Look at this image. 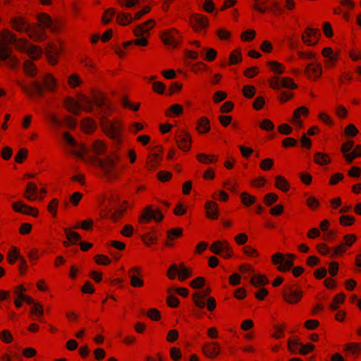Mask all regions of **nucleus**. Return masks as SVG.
I'll use <instances>...</instances> for the list:
<instances>
[{
    "instance_id": "f257e3e1",
    "label": "nucleus",
    "mask_w": 361,
    "mask_h": 361,
    "mask_svg": "<svg viewBox=\"0 0 361 361\" xmlns=\"http://www.w3.org/2000/svg\"><path fill=\"white\" fill-rule=\"evenodd\" d=\"M296 256L292 253L283 254L281 252L274 253L271 256V261L273 265L276 266L278 271L286 273L292 269L293 275L297 278L300 276L305 271L301 266L293 268Z\"/></svg>"
},
{
    "instance_id": "f03ea898",
    "label": "nucleus",
    "mask_w": 361,
    "mask_h": 361,
    "mask_svg": "<svg viewBox=\"0 0 361 361\" xmlns=\"http://www.w3.org/2000/svg\"><path fill=\"white\" fill-rule=\"evenodd\" d=\"M42 85L39 81H35L30 85H21L23 92L28 96H42L45 91L54 92L56 87V80L50 73H47Z\"/></svg>"
},
{
    "instance_id": "7ed1b4c3",
    "label": "nucleus",
    "mask_w": 361,
    "mask_h": 361,
    "mask_svg": "<svg viewBox=\"0 0 361 361\" xmlns=\"http://www.w3.org/2000/svg\"><path fill=\"white\" fill-rule=\"evenodd\" d=\"M102 131L110 139L118 144L122 142V133L123 131V121L118 118L112 120L103 119L99 121Z\"/></svg>"
},
{
    "instance_id": "20e7f679",
    "label": "nucleus",
    "mask_w": 361,
    "mask_h": 361,
    "mask_svg": "<svg viewBox=\"0 0 361 361\" xmlns=\"http://www.w3.org/2000/svg\"><path fill=\"white\" fill-rule=\"evenodd\" d=\"M159 38L165 46L173 49L180 47L183 42L182 33L174 27L161 31Z\"/></svg>"
},
{
    "instance_id": "39448f33",
    "label": "nucleus",
    "mask_w": 361,
    "mask_h": 361,
    "mask_svg": "<svg viewBox=\"0 0 361 361\" xmlns=\"http://www.w3.org/2000/svg\"><path fill=\"white\" fill-rule=\"evenodd\" d=\"M16 41L15 34L8 29L0 32V59L4 61L9 58L11 50L9 45L13 44Z\"/></svg>"
},
{
    "instance_id": "423d86ee",
    "label": "nucleus",
    "mask_w": 361,
    "mask_h": 361,
    "mask_svg": "<svg viewBox=\"0 0 361 361\" xmlns=\"http://www.w3.org/2000/svg\"><path fill=\"white\" fill-rule=\"evenodd\" d=\"M209 250L213 254L219 255L225 259H231L234 256L233 248L226 239L214 241Z\"/></svg>"
},
{
    "instance_id": "0eeeda50",
    "label": "nucleus",
    "mask_w": 361,
    "mask_h": 361,
    "mask_svg": "<svg viewBox=\"0 0 361 361\" xmlns=\"http://www.w3.org/2000/svg\"><path fill=\"white\" fill-rule=\"evenodd\" d=\"M153 205L149 204L144 207L138 217L140 224H147L154 221L157 223L161 222L164 219V214L159 209H154Z\"/></svg>"
},
{
    "instance_id": "6e6552de",
    "label": "nucleus",
    "mask_w": 361,
    "mask_h": 361,
    "mask_svg": "<svg viewBox=\"0 0 361 361\" xmlns=\"http://www.w3.org/2000/svg\"><path fill=\"white\" fill-rule=\"evenodd\" d=\"M303 295L301 288L293 284L286 286L282 291L283 300L289 305L298 304L302 300Z\"/></svg>"
},
{
    "instance_id": "1a4fd4ad",
    "label": "nucleus",
    "mask_w": 361,
    "mask_h": 361,
    "mask_svg": "<svg viewBox=\"0 0 361 361\" xmlns=\"http://www.w3.org/2000/svg\"><path fill=\"white\" fill-rule=\"evenodd\" d=\"M118 161V156H108L105 159H95L94 164L99 166L105 173L106 177L113 178L115 176V169Z\"/></svg>"
},
{
    "instance_id": "9d476101",
    "label": "nucleus",
    "mask_w": 361,
    "mask_h": 361,
    "mask_svg": "<svg viewBox=\"0 0 361 361\" xmlns=\"http://www.w3.org/2000/svg\"><path fill=\"white\" fill-rule=\"evenodd\" d=\"M189 23L195 32L205 33L209 27V19L202 13H194L189 18Z\"/></svg>"
},
{
    "instance_id": "9b49d317",
    "label": "nucleus",
    "mask_w": 361,
    "mask_h": 361,
    "mask_svg": "<svg viewBox=\"0 0 361 361\" xmlns=\"http://www.w3.org/2000/svg\"><path fill=\"white\" fill-rule=\"evenodd\" d=\"M127 275L131 287L142 288L145 286L143 269L140 266L135 265L128 269Z\"/></svg>"
},
{
    "instance_id": "f8f14e48",
    "label": "nucleus",
    "mask_w": 361,
    "mask_h": 361,
    "mask_svg": "<svg viewBox=\"0 0 361 361\" xmlns=\"http://www.w3.org/2000/svg\"><path fill=\"white\" fill-rule=\"evenodd\" d=\"M192 300L194 305L200 308L204 309L207 307L209 312H214L216 308V301L214 297H209L205 299L200 293L197 291L195 292L192 295Z\"/></svg>"
},
{
    "instance_id": "ddd939ff",
    "label": "nucleus",
    "mask_w": 361,
    "mask_h": 361,
    "mask_svg": "<svg viewBox=\"0 0 361 361\" xmlns=\"http://www.w3.org/2000/svg\"><path fill=\"white\" fill-rule=\"evenodd\" d=\"M304 74L306 78L312 82H317L323 74L322 64L318 61L308 63L304 68Z\"/></svg>"
},
{
    "instance_id": "4468645a",
    "label": "nucleus",
    "mask_w": 361,
    "mask_h": 361,
    "mask_svg": "<svg viewBox=\"0 0 361 361\" xmlns=\"http://www.w3.org/2000/svg\"><path fill=\"white\" fill-rule=\"evenodd\" d=\"M132 207V205L127 200H123L114 212L109 214L106 212L102 211L100 216L103 219L109 218L114 222L119 221L123 217L127 210Z\"/></svg>"
},
{
    "instance_id": "2eb2a0df",
    "label": "nucleus",
    "mask_w": 361,
    "mask_h": 361,
    "mask_svg": "<svg viewBox=\"0 0 361 361\" xmlns=\"http://www.w3.org/2000/svg\"><path fill=\"white\" fill-rule=\"evenodd\" d=\"M12 209L17 213L24 215L30 216L32 217H37L39 212L37 207L30 206L23 203L22 201L13 202L11 204Z\"/></svg>"
},
{
    "instance_id": "dca6fc26",
    "label": "nucleus",
    "mask_w": 361,
    "mask_h": 361,
    "mask_svg": "<svg viewBox=\"0 0 361 361\" xmlns=\"http://www.w3.org/2000/svg\"><path fill=\"white\" fill-rule=\"evenodd\" d=\"M25 32L30 39L36 42H42L47 39L45 30L36 23L30 24Z\"/></svg>"
},
{
    "instance_id": "f3484780",
    "label": "nucleus",
    "mask_w": 361,
    "mask_h": 361,
    "mask_svg": "<svg viewBox=\"0 0 361 361\" xmlns=\"http://www.w3.org/2000/svg\"><path fill=\"white\" fill-rule=\"evenodd\" d=\"M178 147L183 152H188L192 146V137L190 133L181 130L176 136Z\"/></svg>"
},
{
    "instance_id": "a211bd4d",
    "label": "nucleus",
    "mask_w": 361,
    "mask_h": 361,
    "mask_svg": "<svg viewBox=\"0 0 361 361\" xmlns=\"http://www.w3.org/2000/svg\"><path fill=\"white\" fill-rule=\"evenodd\" d=\"M202 353L209 359L216 358L221 353V348L218 342H207L202 346Z\"/></svg>"
},
{
    "instance_id": "6ab92c4d",
    "label": "nucleus",
    "mask_w": 361,
    "mask_h": 361,
    "mask_svg": "<svg viewBox=\"0 0 361 361\" xmlns=\"http://www.w3.org/2000/svg\"><path fill=\"white\" fill-rule=\"evenodd\" d=\"M320 37L318 29L307 27L302 35V42L307 46H315Z\"/></svg>"
},
{
    "instance_id": "aec40b11",
    "label": "nucleus",
    "mask_w": 361,
    "mask_h": 361,
    "mask_svg": "<svg viewBox=\"0 0 361 361\" xmlns=\"http://www.w3.org/2000/svg\"><path fill=\"white\" fill-rule=\"evenodd\" d=\"M9 24L13 30L19 32H25L30 25L27 18L23 16L13 17Z\"/></svg>"
},
{
    "instance_id": "412c9836",
    "label": "nucleus",
    "mask_w": 361,
    "mask_h": 361,
    "mask_svg": "<svg viewBox=\"0 0 361 361\" xmlns=\"http://www.w3.org/2000/svg\"><path fill=\"white\" fill-rule=\"evenodd\" d=\"M60 48L54 43H49L45 49V55L48 62L51 66H54L58 63Z\"/></svg>"
},
{
    "instance_id": "4be33fe9",
    "label": "nucleus",
    "mask_w": 361,
    "mask_h": 361,
    "mask_svg": "<svg viewBox=\"0 0 361 361\" xmlns=\"http://www.w3.org/2000/svg\"><path fill=\"white\" fill-rule=\"evenodd\" d=\"M156 22L153 19L137 25L133 30V34L135 37L149 35V31L155 26Z\"/></svg>"
},
{
    "instance_id": "5701e85b",
    "label": "nucleus",
    "mask_w": 361,
    "mask_h": 361,
    "mask_svg": "<svg viewBox=\"0 0 361 361\" xmlns=\"http://www.w3.org/2000/svg\"><path fill=\"white\" fill-rule=\"evenodd\" d=\"M205 216L211 220H216L220 216L218 204L214 200H208L204 203Z\"/></svg>"
},
{
    "instance_id": "b1692460",
    "label": "nucleus",
    "mask_w": 361,
    "mask_h": 361,
    "mask_svg": "<svg viewBox=\"0 0 361 361\" xmlns=\"http://www.w3.org/2000/svg\"><path fill=\"white\" fill-rule=\"evenodd\" d=\"M63 138L68 145L74 147L73 149V153L74 154L80 158L84 157L86 153V148L83 145L76 146L75 139L68 132L64 133Z\"/></svg>"
},
{
    "instance_id": "393cba45",
    "label": "nucleus",
    "mask_w": 361,
    "mask_h": 361,
    "mask_svg": "<svg viewBox=\"0 0 361 361\" xmlns=\"http://www.w3.org/2000/svg\"><path fill=\"white\" fill-rule=\"evenodd\" d=\"M23 197L30 202H34L38 199V188L35 183L32 181L27 183Z\"/></svg>"
},
{
    "instance_id": "a878e982",
    "label": "nucleus",
    "mask_w": 361,
    "mask_h": 361,
    "mask_svg": "<svg viewBox=\"0 0 361 361\" xmlns=\"http://www.w3.org/2000/svg\"><path fill=\"white\" fill-rule=\"evenodd\" d=\"M26 292L27 289L23 284L18 285L13 288V293L16 295L14 305L16 308H20L22 307Z\"/></svg>"
},
{
    "instance_id": "bb28decb",
    "label": "nucleus",
    "mask_w": 361,
    "mask_h": 361,
    "mask_svg": "<svg viewBox=\"0 0 361 361\" xmlns=\"http://www.w3.org/2000/svg\"><path fill=\"white\" fill-rule=\"evenodd\" d=\"M93 106H96L98 109L102 108L110 102L106 94L99 91H93L92 92Z\"/></svg>"
},
{
    "instance_id": "cd10ccee",
    "label": "nucleus",
    "mask_w": 361,
    "mask_h": 361,
    "mask_svg": "<svg viewBox=\"0 0 361 361\" xmlns=\"http://www.w3.org/2000/svg\"><path fill=\"white\" fill-rule=\"evenodd\" d=\"M64 105L66 109L71 114L74 115H79L80 113V107L78 101L74 99L72 97H67L64 101Z\"/></svg>"
},
{
    "instance_id": "c85d7f7f",
    "label": "nucleus",
    "mask_w": 361,
    "mask_h": 361,
    "mask_svg": "<svg viewBox=\"0 0 361 361\" xmlns=\"http://www.w3.org/2000/svg\"><path fill=\"white\" fill-rule=\"evenodd\" d=\"M211 129L210 121L206 116H201L197 121L196 130L199 134H206Z\"/></svg>"
},
{
    "instance_id": "c756f323",
    "label": "nucleus",
    "mask_w": 361,
    "mask_h": 361,
    "mask_svg": "<svg viewBox=\"0 0 361 361\" xmlns=\"http://www.w3.org/2000/svg\"><path fill=\"white\" fill-rule=\"evenodd\" d=\"M78 101L80 104V111L83 110L86 112L91 113L93 111V102L92 97H87L86 95H80L78 97Z\"/></svg>"
},
{
    "instance_id": "7c9ffc66",
    "label": "nucleus",
    "mask_w": 361,
    "mask_h": 361,
    "mask_svg": "<svg viewBox=\"0 0 361 361\" xmlns=\"http://www.w3.org/2000/svg\"><path fill=\"white\" fill-rule=\"evenodd\" d=\"M81 128L85 133L92 134L97 128V123L93 118L88 117L82 121Z\"/></svg>"
},
{
    "instance_id": "2f4dec72",
    "label": "nucleus",
    "mask_w": 361,
    "mask_h": 361,
    "mask_svg": "<svg viewBox=\"0 0 361 361\" xmlns=\"http://www.w3.org/2000/svg\"><path fill=\"white\" fill-rule=\"evenodd\" d=\"M269 280L264 274H254L250 279V283L255 288H260L267 285Z\"/></svg>"
},
{
    "instance_id": "473e14b6",
    "label": "nucleus",
    "mask_w": 361,
    "mask_h": 361,
    "mask_svg": "<svg viewBox=\"0 0 361 361\" xmlns=\"http://www.w3.org/2000/svg\"><path fill=\"white\" fill-rule=\"evenodd\" d=\"M161 161V155L158 153H151L147 158V167L149 170H154L158 167Z\"/></svg>"
},
{
    "instance_id": "72a5a7b5",
    "label": "nucleus",
    "mask_w": 361,
    "mask_h": 361,
    "mask_svg": "<svg viewBox=\"0 0 361 361\" xmlns=\"http://www.w3.org/2000/svg\"><path fill=\"white\" fill-rule=\"evenodd\" d=\"M196 159L201 164H212L218 161L219 157L213 154L199 153L196 155Z\"/></svg>"
},
{
    "instance_id": "f704fd0d",
    "label": "nucleus",
    "mask_w": 361,
    "mask_h": 361,
    "mask_svg": "<svg viewBox=\"0 0 361 361\" xmlns=\"http://www.w3.org/2000/svg\"><path fill=\"white\" fill-rule=\"evenodd\" d=\"M274 185L277 189L283 192H288L290 188V185L288 180L281 175H277L275 177Z\"/></svg>"
},
{
    "instance_id": "c9c22d12",
    "label": "nucleus",
    "mask_w": 361,
    "mask_h": 361,
    "mask_svg": "<svg viewBox=\"0 0 361 361\" xmlns=\"http://www.w3.org/2000/svg\"><path fill=\"white\" fill-rule=\"evenodd\" d=\"M267 66L269 68V70L277 75H282L286 72L285 66L277 61H269L267 62Z\"/></svg>"
},
{
    "instance_id": "e433bc0d",
    "label": "nucleus",
    "mask_w": 361,
    "mask_h": 361,
    "mask_svg": "<svg viewBox=\"0 0 361 361\" xmlns=\"http://www.w3.org/2000/svg\"><path fill=\"white\" fill-rule=\"evenodd\" d=\"M183 108L179 104L171 105L169 109L165 111V116L168 118L178 117L183 114Z\"/></svg>"
},
{
    "instance_id": "4c0bfd02",
    "label": "nucleus",
    "mask_w": 361,
    "mask_h": 361,
    "mask_svg": "<svg viewBox=\"0 0 361 361\" xmlns=\"http://www.w3.org/2000/svg\"><path fill=\"white\" fill-rule=\"evenodd\" d=\"M343 350L357 357L361 353V343L357 342L347 343L343 345Z\"/></svg>"
},
{
    "instance_id": "58836bf2",
    "label": "nucleus",
    "mask_w": 361,
    "mask_h": 361,
    "mask_svg": "<svg viewBox=\"0 0 361 361\" xmlns=\"http://www.w3.org/2000/svg\"><path fill=\"white\" fill-rule=\"evenodd\" d=\"M116 20L118 25L121 26H126L130 24L134 20L130 13L121 12L117 14Z\"/></svg>"
},
{
    "instance_id": "ea45409f",
    "label": "nucleus",
    "mask_w": 361,
    "mask_h": 361,
    "mask_svg": "<svg viewBox=\"0 0 361 361\" xmlns=\"http://www.w3.org/2000/svg\"><path fill=\"white\" fill-rule=\"evenodd\" d=\"M20 257H23L20 256V250L16 246H12L8 250L6 255L8 263L10 264H14L17 259L20 260Z\"/></svg>"
},
{
    "instance_id": "a19ab883",
    "label": "nucleus",
    "mask_w": 361,
    "mask_h": 361,
    "mask_svg": "<svg viewBox=\"0 0 361 361\" xmlns=\"http://www.w3.org/2000/svg\"><path fill=\"white\" fill-rule=\"evenodd\" d=\"M297 55L300 60L317 61L318 56L316 52L312 50L298 51Z\"/></svg>"
},
{
    "instance_id": "79ce46f5",
    "label": "nucleus",
    "mask_w": 361,
    "mask_h": 361,
    "mask_svg": "<svg viewBox=\"0 0 361 361\" xmlns=\"http://www.w3.org/2000/svg\"><path fill=\"white\" fill-rule=\"evenodd\" d=\"M193 275L192 269L187 267L183 263L179 264L178 280L183 281Z\"/></svg>"
},
{
    "instance_id": "37998d69",
    "label": "nucleus",
    "mask_w": 361,
    "mask_h": 361,
    "mask_svg": "<svg viewBox=\"0 0 361 361\" xmlns=\"http://www.w3.org/2000/svg\"><path fill=\"white\" fill-rule=\"evenodd\" d=\"M345 300V295L343 293H339L335 295L333 298L332 302L329 305V309L331 311L337 310L340 307V305L343 304Z\"/></svg>"
},
{
    "instance_id": "c03bdc74",
    "label": "nucleus",
    "mask_w": 361,
    "mask_h": 361,
    "mask_svg": "<svg viewBox=\"0 0 361 361\" xmlns=\"http://www.w3.org/2000/svg\"><path fill=\"white\" fill-rule=\"evenodd\" d=\"M314 161L319 166H325L331 162V157L324 152H317L314 155Z\"/></svg>"
},
{
    "instance_id": "a18cd8bd",
    "label": "nucleus",
    "mask_w": 361,
    "mask_h": 361,
    "mask_svg": "<svg viewBox=\"0 0 361 361\" xmlns=\"http://www.w3.org/2000/svg\"><path fill=\"white\" fill-rule=\"evenodd\" d=\"M26 54L32 59L38 60L41 58L43 54L42 49L37 45L31 44L29 47Z\"/></svg>"
},
{
    "instance_id": "49530a36",
    "label": "nucleus",
    "mask_w": 361,
    "mask_h": 361,
    "mask_svg": "<svg viewBox=\"0 0 361 361\" xmlns=\"http://www.w3.org/2000/svg\"><path fill=\"white\" fill-rule=\"evenodd\" d=\"M274 332L271 334V337L275 339H281L284 337V331L286 329L285 323L276 324L274 325Z\"/></svg>"
},
{
    "instance_id": "de8ad7c7",
    "label": "nucleus",
    "mask_w": 361,
    "mask_h": 361,
    "mask_svg": "<svg viewBox=\"0 0 361 361\" xmlns=\"http://www.w3.org/2000/svg\"><path fill=\"white\" fill-rule=\"evenodd\" d=\"M37 25H39L44 30L51 27L52 20L51 16L47 13H41L37 16Z\"/></svg>"
},
{
    "instance_id": "09e8293b",
    "label": "nucleus",
    "mask_w": 361,
    "mask_h": 361,
    "mask_svg": "<svg viewBox=\"0 0 361 361\" xmlns=\"http://www.w3.org/2000/svg\"><path fill=\"white\" fill-rule=\"evenodd\" d=\"M99 121H103V119H109L108 118L111 116L114 111V107L111 102L103 106L102 108H99Z\"/></svg>"
},
{
    "instance_id": "8fccbe9b",
    "label": "nucleus",
    "mask_w": 361,
    "mask_h": 361,
    "mask_svg": "<svg viewBox=\"0 0 361 361\" xmlns=\"http://www.w3.org/2000/svg\"><path fill=\"white\" fill-rule=\"evenodd\" d=\"M240 201L242 204L246 207H250L257 200L256 197L250 195V193L247 192H243L240 195Z\"/></svg>"
},
{
    "instance_id": "3c124183",
    "label": "nucleus",
    "mask_w": 361,
    "mask_h": 361,
    "mask_svg": "<svg viewBox=\"0 0 361 361\" xmlns=\"http://www.w3.org/2000/svg\"><path fill=\"white\" fill-rule=\"evenodd\" d=\"M59 200L56 198L51 199L47 205V211L53 218H56L58 214Z\"/></svg>"
},
{
    "instance_id": "603ef678",
    "label": "nucleus",
    "mask_w": 361,
    "mask_h": 361,
    "mask_svg": "<svg viewBox=\"0 0 361 361\" xmlns=\"http://www.w3.org/2000/svg\"><path fill=\"white\" fill-rule=\"evenodd\" d=\"M65 235L68 240L72 243V245H76L80 240V235L75 231H73L69 228L64 229Z\"/></svg>"
},
{
    "instance_id": "864d4df0",
    "label": "nucleus",
    "mask_w": 361,
    "mask_h": 361,
    "mask_svg": "<svg viewBox=\"0 0 361 361\" xmlns=\"http://www.w3.org/2000/svg\"><path fill=\"white\" fill-rule=\"evenodd\" d=\"M106 150V145L105 142L97 140L92 144V151L98 155L103 154Z\"/></svg>"
},
{
    "instance_id": "5fc2aeb1",
    "label": "nucleus",
    "mask_w": 361,
    "mask_h": 361,
    "mask_svg": "<svg viewBox=\"0 0 361 361\" xmlns=\"http://www.w3.org/2000/svg\"><path fill=\"white\" fill-rule=\"evenodd\" d=\"M16 44V47L18 50L26 53L29 47L32 44L29 40L25 38L16 39V41L14 42Z\"/></svg>"
},
{
    "instance_id": "6e6d98bb",
    "label": "nucleus",
    "mask_w": 361,
    "mask_h": 361,
    "mask_svg": "<svg viewBox=\"0 0 361 361\" xmlns=\"http://www.w3.org/2000/svg\"><path fill=\"white\" fill-rule=\"evenodd\" d=\"M361 157V145H357L353 149V152L345 156V160L348 164H350L353 160L357 157Z\"/></svg>"
},
{
    "instance_id": "4d7b16f0",
    "label": "nucleus",
    "mask_w": 361,
    "mask_h": 361,
    "mask_svg": "<svg viewBox=\"0 0 361 361\" xmlns=\"http://www.w3.org/2000/svg\"><path fill=\"white\" fill-rule=\"evenodd\" d=\"M310 111L307 106H302L295 109L293 114V120L300 119L301 116L307 117L309 116Z\"/></svg>"
},
{
    "instance_id": "13d9d810",
    "label": "nucleus",
    "mask_w": 361,
    "mask_h": 361,
    "mask_svg": "<svg viewBox=\"0 0 361 361\" xmlns=\"http://www.w3.org/2000/svg\"><path fill=\"white\" fill-rule=\"evenodd\" d=\"M243 60L241 52L239 49H234L229 56V65H235L241 62Z\"/></svg>"
},
{
    "instance_id": "bf43d9fd",
    "label": "nucleus",
    "mask_w": 361,
    "mask_h": 361,
    "mask_svg": "<svg viewBox=\"0 0 361 361\" xmlns=\"http://www.w3.org/2000/svg\"><path fill=\"white\" fill-rule=\"evenodd\" d=\"M23 69L25 74L30 76H34L37 73V69L35 63L30 60H26L23 64Z\"/></svg>"
},
{
    "instance_id": "052dcab7",
    "label": "nucleus",
    "mask_w": 361,
    "mask_h": 361,
    "mask_svg": "<svg viewBox=\"0 0 361 361\" xmlns=\"http://www.w3.org/2000/svg\"><path fill=\"white\" fill-rule=\"evenodd\" d=\"M142 240L146 246L150 247L157 243V237L154 233H147L142 235Z\"/></svg>"
},
{
    "instance_id": "680f3d73",
    "label": "nucleus",
    "mask_w": 361,
    "mask_h": 361,
    "mask_svg": "<svg viewBox=\"0 0 361 361\" xmlns=\"http://www.w3.org/2000/svg\"><path fill=\"white\" fill-rule=\"evenodd\" d=\"M212 198L214 201H220L226 202L229 199L228 194L224 190H216L212 195Z\"/></svg>"
},
{
    "instance_id": "e2e57ef3",
    "label": "nucleus",
    "mask_w": 361,
    "mask_h": 361,
    "mask_svg": "<svg viewBox=\"0 0 361 361\" xmlns=\"http://www.w3.org/2000/svg\"><path fill=\"white\" fill-rule=\"evenodd\" d=\"M254 3L252 4V8L256 10L257 11L264 13L267 8V4L269 0H253Z\"/></svg>"
},
{
    "instance_id": "0e129e2a",
    "label": "nucleus",
    "mask_w": 361,
    "mask_h": 361,
    "mask_svg": "<svg viewBox=\"0 0 361 361\" xmlns=\"http://www.w3.org/2000/svg\"><path fill=\"white\" fill-rule=\"evenodd\" d=\"M317 118L320 122L327 126H332L334 125V120L325 111H320L317 115Z\"/></svg>"
},
{
    "instance_id": "69168bd1",
    "label": "nucleus",
    "mask_w": 361,
    "mask_h": 361,
    "mask_svg": "<svg viewBox=\"0 0 361 361\" xmlns=\"http://www.w3.org/2000/svg\"><path fill=\"white\" fill-rule=\"evenodd\" d=\"M268 82L269 87L274 90H279L282 87L281 78H280L279 75L271 76L269 78Z\"/></svg>"
},
{
    "instance_id": "338daca9",
    "label": "nucleus",
    "mask_w": 361,
    "mask_h": 361,
    "mask_svg": "<svg viewBox=\"0 0 361 361\" xmlns=\"http://www.w3.org/2000/svg\"><path fill=\"white\" fill-rule=\"evenodd\" d=\"M116 14V10L114 8H109L104 12L102 17V21L104 25L109 24L114 15Z\"/></svg>"
},
{
    "instance_id": "774afa93",
    "label": "nucleus",
    "mask_w": 361,
    "mask_h": 361,
    "mask_svg": "<svg viewBox=\"0 0 361 361\" xmlns=\"http://www.w3.org/2000/svg\"><path fill=\"white\" fill-rule=\"evenodd\" d=\"M306 205L310 210L315 211L320 207L321 204L314 196H310L306 200Z\"/></svg>"
}]
</instances>
